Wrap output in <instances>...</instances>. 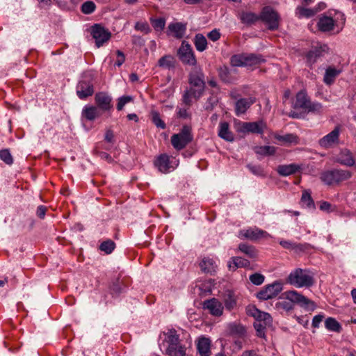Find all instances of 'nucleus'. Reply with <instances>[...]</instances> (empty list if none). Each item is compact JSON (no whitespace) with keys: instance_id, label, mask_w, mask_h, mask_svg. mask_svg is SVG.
<instances>
[{"instance_id":"35","label":"nucleus","mask_w":356,"mask_h":356,"mask_svg":"<svg viewBox=\"0 0 356 356\" xmlns=\"http://www.w3.org/2000/svg\"><path fill=\"white\" fill-rule=\"evenodd\" d=\"M254 151L259 155L271 156L275 154L276 148L274 146L269 145L256 146L254 148Z\"/></svg>"},{"instance_id":"58","label":"nucleus","mask_w":356,"mask_h":356,"mask_svg":"<svg viewBox=\"0 0 356 356\" xmlns=\"http://www.w3.org/2000/svg\"><path fill=\"white\" fill-rule=\"evenodd\" d=\"M318 56L317 51H309L307 54V58L309 64L316 61V57Z\"/></svg>"},{"instance_id":"18","label":"nucleus","mask_w":356,"mask_h":356,"mask_svg":"<svg viewBox=\"0 0 356 356\" xmlns=\"http://www.w3.org/2000/svg\"><path fill=\"white\" fill-rule=\"evenodd\" d=\"M168 29V35H172L177 39H181L185 35L186 26L181 22L170 23Z\"/></svg>"},{"instance_id":"8","label":"nucleus","mask_w":356,"mask_h":356,"mask_svg":"<svg viewBox=\"0 0 356 356\" xmlns=\"http://www.w3.org/2000/svg\"><path fill=\"white\" fill-rule=\"evenodd\" d=\"M177 56L180 61L190 66H195L197 59L194 51L188 42L183 40L181 46L177 50Z\"/></svg>"},{"instance_id":"40","label":"nucleus","mask_w":356,"mask_h":356,"mask_svg":"<svg viewBox=\"0 0 356 356\" xmlns=\"http://www.w3.org/2000/svg\"><path fill=\"white\" fill-rule=\"evenodd\" d=\"M280 245L287 250H296L302 251L304 250L303 245L294 243L291 241L282 239L279 241Z\"/></svg>"},{"instance_id":"11","label":"nucleus","mask_w":356,"mask_h":356,"mask_svg":"<svg viewBox=\"0 0 356 356\" xmlns=\"http://www.w3.org/2000/svg\"><path fill=\"white\" fill-rule=\"evenodd\" d=\"M238 237L241 239L247 238L252 241H256L261 238L270 237V235L266 231L257 227H250L245 229H241L238 232Z\"/></svg>"},{"instance_id":"26","label":"nucleus","mask_w":356,"mask_h":356,"mask_svg":"<svg viewBox=\"0 0 356 356\" xmlns=\"http://www.w3.org/2000/svg\"><path fill=\"white\" fill-rule=\"evenodd\" d=\"M317 25L320 31H330L334 29V20L330 17L323 15L319 18Z\"/></svg>"},{"instance_id":"15","label":"nucleus","mask_w":356,"mask_h":356,"mask_svg":"<svg viewBox=\"0 0 356 356\" xmlns=\"http://www.w3.org/2000/svg\"><path fill=\"white\" fill-rule=\"evenodd\" d=\"M95 101L97 106V107L103 111H109L113 107L111 104L112 98L104 92L96 93L95 96Z\"/></svg>"},{"instance_id":"62","label":"nucleus","mask_w":356,"mask_h":356,"mask_svg":"<svg viewBox=\"0 0 356 356\" xmlns=\"http://www.w3.org/2000/svg\"><path fill=\"white\" fill-rule=\"evenodd\" d=\"M319 208L321 211L329 212L330 211L331 204L326 201L321 202Z\"/></svg>"},{"instance_id":"28","label":"nucleus","mask_w":356,"mask_h":356,"mask_svg":"<svg viewBox=\"0 0 356 356\" xmlns=\"http://www.w3.org/2000/svg\"><path fill=\"white\" fill-rule=\"evenodd\" d=\"M250 265V262L241 257H232L228 263L229 270H235L238 268H247Z\"/></svg>"},{"instance_id":"52","label":"nucleus","mask_w":356,"mask_h":356,"mask_svg":"<svg viewBox=\"0 0 356 356\" xmlns=\"http://www.w3.org/2000/svg\"><path fill=\"white\" fill-rule=\"evenodd\" d=\"M249 279L253 284L258 286L264 283L265 277L261 273H255L251 275Z\"/></svg>"},{"instance_id":"10","label":"nucleus","mask_w":356,"mask_h":356,"mask_svg":"<svg viewBox=\"0 0 356 356\" xmlns=\"http://www.w3.org/2000/svg\"><path fill=\"white\" fill-rule=\"evenodd\" d=\"M90 33L95 41V45L97 48L108 42L111 37V32L98 24L91 27Z\"/></svg>"},{"instance_id":"5","label":"nucleus","mask_w":356,"mask_h":356,"mask_svg":"<svg viewBox=\"0 0 356 356\" xmlns=\"http://www.w3.org/2000/svg\"><path fill=\"white\" fill-rule=\"evenodd\" d=\"M179 161L176 157L161 154L154 161V166L162 173H169L179 165Z\"/></svg>"},{"instance_id":"48","label":"nucleus","mask_w":356,"mask_h":356,"mask_svg":"<svg viewBox=\"0 0 356 356\" xmlns=\"http://www.w3.org/2000/svg\"><path fill=\"white\" fill-rule=\"evenodd\" d=\"M152 121L158 128L164 129L166 127L165 123L162 120L159 113L156 111L152 113Z\"/></svg>"},{"instance_id":"38","label":"nucleus","mask_w":356,"mask_h":356,"mask_svg":"<svg viewBox=\"0 0 356 356\" xmlns=\"http://www.w3.org/2000/svg\"><path fill=\"white\" fill-rule=\"evenodd\" d=\"M339 74V71L337 70L334 67H328L325 73L323 81L324 82L327 84L330 85L332 84L337 76Z\"/></svg>"},{"instance_id":"39","label":"nucleus","mask_w":356,"mask_h":356,"mask_svg":"<svg viewBox=\"0 0 356 356\" xmlns=\"http://www.w3.org/2000/svg\"><path fill=\"white\" fill-rule=\"evenodd\" d=\"M301 203L309 209H315L314 202L311 196L309 191L305 190L301 197Z\"/></svg>"},{"instance_id":"33","label":"nucleus","mask_w":356,"mask_h":356,"mask_svg":"<svg viewBox=\"0 0 356 356\" xmlns=\"http://www.w3.org/2000/svg\"><path fill=\"white\" fill-rule=\"evenodd\" d=\"M193 43L197 51L202 52L207 48V40L202 34L197 33L193 38Z\"/></svg>"},{"instance_id":"32","label":"nucleus","mask_w":356,"mask_h":356,"mask_svg":"<svg viewBox=\"0 0 356 356\" xmlns=\"http://www.w3.org/2000/svg\"><path fill=\"white\" fill-rule=\"evenodd\" d=\"M186 350L185 346L179 343L176 346H173L172 349L171 346H168L165 353L169 356H185Z\"/></svg>"},{"instance_id":"53","label":"nucleus","mask_w":356,"mask_h":356,"mask_svg":"<svg viewBox=\"0 0 356 356\" xmlns=\"http://www.w3.org/2000/svg\"><path fill=\"white\" fill-rule=\"evenodd\" d=\"M152 24L156 30L161 31L165 27V20L161 17L152 20Z\"/></svg>"},{"instance_id":"41","label":"nucleus","mask_w":356,"mask_h":356,"mask_svg":"<svg viewBox=\"0 0 356 356\" xmlns=\"http://www.w3.org/2000/svg\"><path fill=\"white\" fill-rule=\"evenodd\" d=\"M115 248V243L111 239L103 241L99 245V250L106 254H111Z\"/></svg>"},{"instance_id":"21","label":"nucleus","mask_w":356,"mask_h":356,"mask_svg":"<svg viewBox=\"0 0 356 356\" xmlns=\"http://www.w3.org/2000/svg\"><path fill=\"white\" fill-rule=\"evenodd\" d=\"M197 349L201 356H210L211 354V340L204 337H200L197 343Z\"/></svg>"},{"instance_id":"24","label":"nucleus","mask_w":356,"mask_h":356,"mask_svg":"<svg viewBox=\"0 0 356 356\" xmlns=\"http://www.w3.org/2000/svg\"><path fill=\"white\" fill-rule=\"evenodd\" d=\"M301 169L300 166L296 163H291L289 165H280L277 168V173L281 176H289L293 175Z\"/></svg>"},{"instance_id":"59","label":"nucleus","mask_w":356,"mask_h":356,"mask_svg":"<svg viewBox=\"0 0 356 356\" xmlns=\"http://www.w3.org/2000/svg\"><path fill=\"white\" fill-rule=\"evenodd\" d=\"M46 211H47L46 207H44L43 205H40V206L38 207V208H37L36 214H37L38 217H39L40 218H44Z\"/></svg>"},{"instance_id":"16","label":"nucleus","mask_w":356,"mask_h":356,"mask_svg":"<svg viewBox=\"0 0 356 356\" xmlns=\"http://www.w3.org/2000/svg\"><path fill=\"white\" fill-rule=\"evenodd\" d=\"M203 309H207L211 315L216 316H221L223 312L222 303L214 298L204 300L203 302Z\"/></svg>"},{"instance_id":"7","label":"nucleus","mask_w":356,"mask_h":356,"mask_svg":"<svg viewBox=\"0 0 356 356\" xmlns=\"http://www.w3.org/2000/svg\"><path fill=\"white\" fill-rule=\"evenodd\" d=\"M260 20L264 22L270 31L278 29L280 16L278 13L270 6H265L260 13Z\"/></svg>"},{"instance_id":"36","label":"nucleus","mask_w":356,"mask_h":356,"mask_svg":"<svg viewBox=\"0 0 356 356\" xmlns=\"http://www.w3.org/2000/svg\"><path fill=\"white\" fill-rule=\"evenodd\" d=\"M325 326L327 330L332 332H340L342 327L340 323L334 318L329 317L325 321Z\"/></svg>"},{"instance_id":"43","label":"nucleus","mask_w":356,"mask_h":356,"mask_svg":"<svg viewBox=\"0 0 356 356\" xmlns=\"http://www.w3.org/2000/svg\"><path fill=\"white\" fill-rule=\"evenodd\" d=\"M167 342L168 343V346H171V349L173 346H176L177 343H180L179 336L177 334V332L175 330H170L168 333Z\"/></svg>"},{"instance_id":"56","label":"nucleus","mask_w":356,"mask_h":356,"mask_svg":"<svg viewBox=\"0 0 356 356\" xmlns=\"http://www.w3.org/2000/svg\"><path fill=\"white\" fill-rule=\"evenodd\" d=\"M117 59L115 63V65L120 67L121 66L125 60V56L124 53L120 50L116 51Z\"/></svg>"},{"instance_id":"2","label":"nucleus","mask_w":356,"mask_h":356,"mask_svg":"<svg viewBox=\"0 0 356 356\" xmlns=\"http://www.w3.org/2000/svg\"><path fill=\"white\" fill-rule=\"evenodd\" d=\"M204 78V74L200 67H195L190 72V88L184 91L182 97L183 103L188 107L192 104V98L198 99L203 95L206 85Z\"/></svg>"},{"instance_id":"49","label":"nucleus","mask_w":356,"mask_h":356,"mask_svg":"<svg viewBox=\"0 0 356 356\" xmlns=\"http://www.w3.org/2000/svg\"><path fill=\"white\" fill-rule=\"evenodd\" d=\"M270 325L265 324V323H260L259 321H255L254 323V327L256 330L257 335L261 338H265V330L267 326Z\"/></svg>"},{"instance_id":"4","label":"nucleus","mask_w":356,"mask_h":356,"mask_svg":"<svg viewBox=\"0 0 356 356\" xmlns=\"http://www.w3.org/2000/svg\"><path fill=\"white\" fill-rule=\"evenodd\" d=\"M353 173L348 170L332 169L321 173L320 179L326 185L332 186L348 180Z\"/></svg>"},{"instance_id":"20","label":"nucleus","mask_w":356,"mask_h":356,"mask_svg":"<svg viewBox=\"0 0 356 356\" xmlns=\"http://www.w3.org/2000/svg\"><path fill=\"white\" fill-rule=\"evenodd\" d=\"M310 99L304 90L299 91L296 96V100L293 104L294 109H302L305 111Z\"/></svg>"},{"instance_id":"42","label":"nucleus","mask_w":356,"mask_h":356,"mask_svg":"<svg viewBox=\"0 0 356 356\" xmlns=\"http://www.w3.org/2000/svg\"><path fill=\"white\" fill-rule=\"evenodd\" d=\"M317 13V10H314V9H310V8H304V7H298L296 8V15L298 17H311L314 15H316V13Z\"/></svg>"},{"instance_id":"17","label":"nucleus","mask_w":356,"mask_h":356,"mask_svg":"<svg viewBox=\"0 0 356 356\" xmlns=\"http://www.w3.org/2000/svg\"><path fill=\"white\" fill-rule=\"evenodd\" d=\"M337 161L346 166L352 167L355 164L353 154L348 149H343L337 156Z\"/></svg>"},{"instance_id":"34","label":"nucleus","mask_w":356,"mask_h":356,"mask_svg":"<svg viewBox=\"0 0 356 356\" xmlns=\"http://www.w3.org/2000/svg\"><path fill=\"white\" fill-rule=\"evenodd\" d=\"M245 65L252 66L265 62V59L260 54H245Z\"/></svg>"},{"instance_id":"27","label":"nucleus","mask_w":356,"mask_h":356,"mask_svg":"<svg viewBox=\"0 0 356 356\" xmlns=\"http://www.w3.org/2000/svg\"><path fill=\"white\" fill-rule=\"evenodd\" d=\"M250 314L255 318V321L265 323L268 325H270L272 323V318L268 313L261 312L257 308H252L250 311Z\"/></svg>"},{"instance_id":"14","label":"nucleus","mask_w":356,"mask_h":356,"mask_svg":"<svg viewBox=\"0 0 356 356\" xmlns=\"http://www.w3.org/2000/svg\"><path fill=\"white\" fill-rule=\"evenodd\" d=\"M255 97L240 98L235 102L234 111L237 116L245 114L250 106L256 102Z\"/></svg>"},{"instance_id":"50","label":"nucleus","mask_w":356,"mask_h":356,"mask_svg":"<svg viewBox=\"0 0 356 356\" xmlns=\"http://www.w3.org/2000/svg\"><path fill=\"white\" fill-rule=\"evenodd\" d=\"M231 64L233 66L240 67V66H245V54H238L234 55L232 56L230 59Z\"/></svg>"},{"instance_id":"60","label":"nucleus","mask_w":356,"mask_h":356,"mask_svg":"<svg viewBox=\"0 0 356 356\" xmlns=\"http://www.w3.org/2000/svg\"><path fill=\"white\" fill-rule=\"evenodd\" d=\"M281 139L285 142L293 143L296 141L297 137L293 134H286L281 137Z\"/></svg>"},{"instance_id":"3","label":"nucleus","mask_w":356,"mask_h":356,"mask_svg":"<svg viewBox=\"0 0 356 356\" xmlns=\"http://www.w3.org/2000/svg\"><path fill=\"white\" fill-rule=\"evenodd\" d=\"M286 282L296 288L310 287L314 283L313 273L307 269L298 268L288 275Z\"/></svg>"},{"instance_id":"37","label":"nucleus","mask_w":356,"mask_h":356,"mask_svg":"<svg viewBox=\"0 0 356 356\" xmlns=\"http://www.w3.org/2000/svg\"><path fill=\"white\" fill-rule=\"evenodd\" d=\"M175 58L170 55L162 56L158 61L159 67L170 69L175 67Z\"/></svg>"},{"instance_id":"54","label":"nucleus","mask_w":356,"mask_h":356,"mask_svg":"<svg viewBox=\"0 0 356 356\" xmlns=\"http://www.w3.org/2000/svg\"><path fill=\"white\" fill-rule=\"evenodd\" d=\"M231 332L239 336H242L245 334V329L241 325H233L231 326Z\"/></svg>"},{"instance_id":"57","label":"nucleus","mask_w":356,"mask_h":356,"mask_svg":"<svg viewBox=\"0 0 356 356\" xmlns=\"http://www.w3.org/2000/svg\"><path fill=\"white\" fill-rule=\"evenodd\" d=\"M324 316L322 314L316 315L312 320V327L317 328L319 327L320 323L322 322Z\"/></svg>"},{"instance_id":"6","label":"nucleus","mask_w":356,"mask_h":356,"mask_svg":"<svg viewBox=\"0 0 356 356\" xmlns=\"http://www.w3.org/2000/svg\"><path fill=\"white\" fill-rule=\"evenodd\" d=\"M193 139L191 128L184 126L179 134H173L171 136V143L173 147L179 151L185 148Z\"/></svg>"},{"instance_id":"63","label":"nucleus","mask_w":356,"mask_h":356,"mask_svg":"<svg viewBox=\"0 0 356 356\" xmlns=\"http://www.w3.org/2000/svg\"><path fill=\"white\" fill-rule=\"evenodd\" d=\"M39 2V7L41 8H46L51 5V0H38Z\"/></svg>"},{"instance_id":"51","label":"nucleus","mask_w":356,"mask_h":356,"mask_svg":"<svg viewBox=\"0 0 356 356\" xmlns=\"http://www.w3.org/2000/svg\"><path fill=\"white\" fill-rule=\"evenodd\" d=\"M134 98L131 96H122L118 98V104H117V109L118 111H121L123 109L124 106L131 102H133Z\"/></svg>"},{"instance_id":"13","label":"nucleus","mask_w":356,"mask_h":356,"mask_svg":"<svg viewBox=\"0 0 356 356\" xmlns=\"http://www.w3.org/2000/svg\"><path fill=\"white\" fill-rule=\"evenodd\" d=\"M94 93V87L92 81L81 80L76 86V95L81 99H85Z\"/></svg>"},{"instance_id":"12","label":"nucleus","mask_w":356,"mask_h":356,"mask_svg":"<svg viewBox=\"0 0 356 356\" xmlns=\"http://www.w3.org/2000/svg\"><path fill=\"white\" fill-rule=\"evenodd\" d=\"M340 129L336 127L330 133L323 136L318 141L319 145L325 149L332 147L339 143Z\"/></svg>"},{"instance_id":"44","label":"nucleus","mask_w":356,"mask_h":356,"mask_svg":"<svg viewBox=\"0 0 356 356\" xmlns=\"http://www.w3.org/2000/svg\"><path fill=\"white\" fill-rule=\"evenodd\" d=\"M323 106L318 102H312L309 100V104L305 110L307 113H320L322 111Z\"/></svg>"},{"instance_id":"30","label":"nucleus","mask_w":356,"mask_h":356,"mask_svg":"<svg viewBox=\"0 0 356 356\" xmlns=\"http://www.w3.org/2000/svg\"><path fill=\"white\" fill-rule=\"evenodd\" d=\"M238 250L250 259H256L258 256V251L255 247L245 243L238 245Z\"/></svg>"},{"instance_id":"31","label":"nucleus","mask_w":356,"mask_h":356,"mask_svg":"<svg viewBox=\"0 0 356 356\" xmlns=\"http://www.w3.org/2000/svg\"><path fill=\"white\" fill-rule=\"evenodd\" d=\"M240 19L242 23L251 25L260 20V15H257L252 12H243L240 15Z\"/></svg>"},{"instance_id":"55","label":"nucleus","mask_w":356,"mask_h":356,"mask_svg":"<svg viewBox=\"0 0 356 356\" xmlns=\"http://www.w3.org/2000/svg\"><path fill=\"white\" fill-rule=\"evenodd\" d=\"M220 35H221L219 30L216 29L212 30L207 34L208 38L213 42L218 40L220 38Z\"/></svg>"},{"instance_id":"23","label":"nucleus","mask_w":356,"mask_h":356,"mask_svg":"<svg viewBox=\"0 0 356 356\" xmlns=\"http://www.w3.org/2000/svg\"><path fill=\"white\" fill-rule=\"evenodd\" d=\"M82 118L88 121H94L101 115L100 110L95 106H86L81 112Z\"/></svg>"},{"instance_id":"22","label":"nucleus","mask_w":356,"mask_h":356,"mask_svg":"<svg viewBox=\"0 0 356 356\" xmlns=\"http://www.w3.org/2000/svg\"><path fill=\"white\" fill-rule=\"evenodd\" d=\"M200 267L203 273L211 275L216 271L218 266L213 259L204 257L200 263Z\"/></svg>"},{"instance_id":"47","label":"nucleus","mask_w":356,"mask_h":356,"mask_svg":"<svg viewBox=\"0 0 356 356\" xmlns=\"http://www.w3.org/2000/svg\"><path fill=\"white\" fill-rule=\"evenodd\" d=\"M0 159L7 165H12L13 163V158L8 149L0 150Z\"/></svg>"},{"instance_id":"64","label":"nucleus","mask_w":356,"mask_h":356,"mask_svg":"<svg viewBox=\"0 0 356 356\" xmlns=\"http://www.w3.org/2000/svg\"><path fill=\"white\" fill-rule=\"evenodd\" d=\"M241 356H261L259 355L255 350H245L242 353Z\"/></svg>"},{"instance_id":"1","label":"nucleus","mask_w":356,"mask_h":356,"mask_svg":"<svg viewBox=\"0 0 356 356\" xmlns=\"http://www.w3.org/2000/svg\"><path fill=\"white\" fill-rule=\"evenodd\" d=\"M295 305L305 308H311L312 310L316 307L312 300L295 290H289L281 294L275 305V308L280 312H289L294 309Z\"/></svg>"},{"instance_id":"9","label":"nucleus","mask_w":356,"mask_h":356,"mask_svg":"<svg viewBox=\"0 0 356 356\" xmlns=\"http://www.w3.org/2000/svg\"><path fill=\"white\" fill-rule=\"evenodd\" d=\"M283 290V284L281 281L277 280L266 285L257 294L259 300H267L275 298Z\"/></svg>"},{"instance_id":"45","label":"nucleus","mask_w":356,"mask_h":356,"mask_svg":"<svg viewBox=\"0 0 356 356\" xmlns=\"http://www.w3.org/2000/svg\"><path fill=\"white\" fill-rule=\"evenodd\" d=\"M96 8L95 3L92 1H85L81 7V10L83 13L89 15L92 13Z\"/></svg>"},{"instance_id":"46","label":"nucleus","mask_w":356,"mask_h":356,"mask_svg":"<svg viewBox=\"0 0 356 356\" xmlns=\"http://www.w3.org/2000/svg\"><path fill=\"white\" fill-rule=\"evenodd\" d=\"M247 168L254 175L259 177L266 176L264 168L260 165L248 164Z\"/></svg>"},{"instance_id":"29","label":"nucleus","mask_w":356,"mask_h":356,"mask_svg":"<svg viewBox=\"0 0 356 356\" xmlns=\"http://www.w3.org/2000/svg\"><path fill=\"white\" fill-rule=\"evenodd\" d=\"M222 300L225 308L229 311L236 306V299L232 291L227 290L224 293Z\"/></svg>"},{"instance_id":"61","label":"nucleus","mask_w":356,"mask_h":356,"mask_svg":"<svg viewBox=\"0 0 356 356\" xmlns=\"http://www.w3.org/2000/svg\"><path fill=\"white\" fill-rule=\"evenodd\" d=\"M105 140L108 143H113L114 138V134L112 130H107L105 134Z\"/></svg>"},{"instance_id":"19","label":"nucleus","mask_w":356,"mask_h":356,"mask_svg":"<svg viewBox=\"0 0 356 356\" xmlns=\"http://www.w3.org/2000/svg\"><path fill=\"white\" fill-rule=\"evenodd\" d=\"M266 128V124L263 121L243 122L242 124L243 131L253 134H262Z\"/></svg>"},{"instance_id":"25","label":"nucleus","mask_w":356,"mask_h":356,"mask_svg":"<svg viewBox=\"0 0 356 356\" xmlns=\"http://www.w3.org/2000/svg\"><path fill=\"white\" fill-rule=\"evenodd\" d=\"M218 136L226 141L232 142L234 137L233 133L229 130V124L227 122H221L219 124Z\"/></svg>"}]
</instances>
